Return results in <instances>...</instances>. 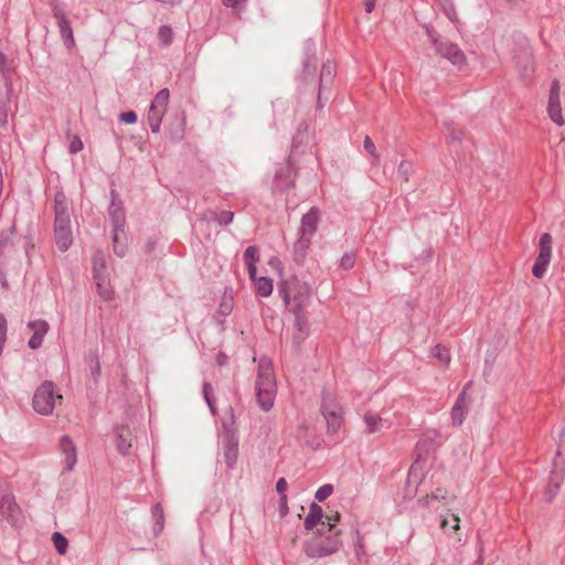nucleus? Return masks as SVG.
Wrapping results in <instances>:
<instances>
[{
    "label": "nucleus",
    "mask_w": 565,
    "mask_h": 565,
    "mask_svg": "<svg viewBox=\"0 0 565 565\" xmlns=\"http://www.w3.org/2000/svg\"><path fill=\"white\" fill-rule=\"evenodd\" d=\"M151 514L153 519L152 533L154 536H158L164 529V513L160 503L152 505Z\"/></svg>",
    "instance_id": "72a5a7b5"
},
{
    "label": "nucleus",
    "mask_w": 565,
    "mask_h": 565,
    "mask_svg": "<svg viewBox=\"0 0 565 565\" xmlns=\"http://www.w3.org/2000/svg\"><path fill=\"white\" fill-rule=\"evenodd\" d=\"M212 220L222 226H226L233 222L234 213L231 211L211 212Z\"/></svg>",
    "instance_id": "37998d69"
},
{
    "label": "nucleus",
    "mask_w": 565,
    "mask_h": 565,
    "mask_svg": "<svg viewBox=\"0 0 565 565\" xmlns=\"http://www.w3.org/2000/svg\"><path fill=\"white\" fill-rule=\"evenodd\" d=\"M565 478V463H558L554 460L553 469L548 479L547 487L544 491V500L551 502L556 494Z\"/></svg>",
    "instance_id": "f3484780"
},
{
    "label": "nucleus",
    "mask_w": 565,
    "mask_h": 565,
    "mask_svg": "<svg viewBox=\"0 0 565 565\" xmlns=\"http://www.w3.org/2000/svg\"><path fill=\"white\" fill-rule=\"evenodd\" d=\"M15 71L13 60L8 58L2 52H0V76L3 78L7 93L10 94L12 90V75Z\"/></svg>",
    "instance_id": "bb28decb"
},
{
    "label": "nucleus",
    "mask_w": 565,
    "mask_h": 565,
    "mask_svg": "<svg viewBox=\"0 0 565 565\" xmlns=\"http://www.w3.org/2000/svg\"><path fill=\"white\" fill-rule=\"evenodd\" d=\"M376 0H365V11L371 13L375 9Z\"/></svg>",
    "instance_id": "338daca9"
},
{
    "label": "nucleus",
    "mask_w": 565,
    "mask_h": 565,
    "mask_svg": "<svg viewBox=\"0 0 565 565\" xmlns=\"http://www.w3.org/2000/svg\"><path fill=\"white\" fill-rule=\"evenodd\" d=\"M211 392H212V385L209 382H204L203 383L204 399H205V402H206L211 413L214 415L215 412H216V407H215V404H214V402L212 399Z\"/></svg>",
    "instance_id": "3c124183"
},
{
    "label": "nucleus",
    "mask_w": 565,
    "mask_h": 565,
    "mask_svg": "<svg viewBox=\"0 0 565 565\" xmlns=\"http://www.w3.org/2000/svg\"><path fill=\"white\" fill-rule=\"evenodd\" d=\"M459 518L456 514H451V520L444 519L441 521V529L444 531L448 530V526L450 525L451 530H458L459 529Z\"/></svg>",
    "instance_id": "4d7b16f0"
},
{
    "label": "nucleus",
    "mask_w": 565,
    "mask_h": 565,
    "mask_svg": "<svg viewBox=\"0 0 565 565\" xmlns=\"http://www.w3.org/2000/svg\"><path fill=\"white\" fill-rule=\"evenodd\" d=\"M97 288V292L99 297L105 301H111L114 299L115 292L110 285L109 277H99L98 279H94Z\"/></svg>",
    "instance_id": "473e14b6"
},
{
    "label": "nucleus",
    "mask_w": 565,
    "mask_h": 565,
    "mask_svg": "<svg viewBox=\"0 0 565 565\" xmlns=\"http://www.w3.org/2000/svg\"><path fill=\"white\" fill-rule=\"evenodd\" d=\"M298 177V168L296 162L288 156V159L279 168L276 169L270 191L274 196L288 193L296 186V179Z\"/></svg>",
    "instance_id": "39448f33"
},
{
    "label": "nucleus",
    "mask_w": 565,
    "mask_h": 565,
    "mask_svg": "<svg viewBox=\"0 0 565 565\" xmlns=\"http://www.w3.org/2000/svg\"><path fill=\"white\" fill-rule=\"evenodd\" d=\"M318 60L316 56V44L312 41L305 43V55L302 58V70L298 76V88L306 90L312 86L318 89L317 82Z\"/></svg>",
    "instance_id": "6e6552de"
},
{
    "label": "nucleus",
    "mask_w": 565,
    "mask_h": 565,
    "mask_svg": "<svg viewBox=\"0 0 565 565\" xmlns=\"http://www.w3.org/2000/svg\"><path fill=\"white\" fill-rule=\"evenodd\" d=\"M113 249L118 257H124L128 252V236L125 227H113Z\"/></svg>",
    "instance_id": "b1692460"
},
{
    "label": "nucleus",
    "mask_w": 565,
    "mask_h": 565,
    "mask_svg": "<svg viewBox=\"0 0 565 565\" xmlns=\"http://www.w3.org/2000/svg\"><path fill=\"white\" fill-rule=\"evenodd\" d=\"M131 440V433L127 427L121 426L116 429V447L121 455L129 454Z\"/></svg>",
    "instance_id": "cd10ccee"
},
{
    "label": "nucleus",
    "mask_w": 565,
    "mask_h": 565,
    "mask_svg": "<svg viewBox=\"0 0 565 565\" xmlns=\"http://www.w3.org/2000/svg\"><path fill=\"white\" fill-rule=\"evenodd\" d=\"M559 94V82L558 79H553L550 88L547 114L553 122H555L557 126H563L565 124V120L562 114Z\"/></svg>",
    "instance_id": "2eb2a0df"
},
{
    "label": "nucleus",
    "mask_w": 565,
    "mask_h": 565,
    "mask_svg": "<svg viewBox=\"0 0 565 565\" xmlns=\"http://www.w3.org/2000/svg\"><path fill=\"white\" fill-rule=\"evenodd\" d=\"M255 286L256 295L259 297H268L273 292V280L268 277H257L252 280Z\"/></svg>",
    "instance_id": "c9c22d12"
},
{
    "label": "nucleus",
    "mask_w": 565,
    "mask_h": 565,
    "mask_svg": "<svg viewBox=\"0 0 565 565\" xmlns=\"http://www.w3.org/2000/svg\"><path fill=\"white\" fill-rule=\"evenodd\" d=\"M363 422L366 425L365 431L367 434L379 433L382 428V418L374 413H365L363 415Z\"/></svg>",
    "instance_id": "e433bc0d"
},
{
    "label": "nucleus",
    "mask_w": 565,
    "mask_h": 565,
    "mask_svg": "<svg viewBox=\"0 0 565 565\" xmlns=\"http://www.w3.org/2000/svg\"><path fill=\"white\" fill-rule=\"evenodd\" d=\"M137 114L132 110L124 111L119 115V120L124 124L134 125L137 122Z\"/></svg>",
    "instance_id": "bf43d9fd"
},
{
    "label": "nucleus",
    "mask_w": 565,
    "mask_h": 565,
    "mask_svg": "<svg viewBox=\"0 0 565 565\" xmlns=\"http://www.w3.org/2000/svg\"><path fill=\"white\" fill-rule=\"evenodd\" d=\"M108 215L113 227H125V209L122 206L120 195L115 189L110 190V204L108 206Z\"/></svg>",
    "instance_id": "a211bd4d"
},
{
    "label": "nucleus",
    "mask_w": 565,
    "mask_h": 565,
    "mask_svg": "<svg viewBox=\"0 0 565 565\" xmlns=\"http://www.w3.org/2000/svg\"><path fill=\"white\" fill-rule=\"evenodd\" d=\"M9 105L6 100H0V126L6 127L8 125Z\"/></svg>",
    "instance_id": "13d9d810"
},
{
    "label": "nucleus",
    "mask_w": 565,
    "mask_h": 565,
    "mask_svg": "<svg viewBox=\"0 0 565 565\" xmlns=\"http://www.w3.org/2000/svg\"><path fill=\"white\" fill-rule=\"evenodd\" d=\"M451 419L455 426H460L465 419V409H456V407H452Z\"/></svg>",
    "instance_id": "052dcab7"
},
{
    "label": "nucleus",
    "mask_w": 565,
    "mask_h": 565,
    "mask_svg": "<svg viewBox=\"0 0 565 565\" xmlns=\"http://www.w3.org/2000/svg\"><path fill=\"white\" fill-rule=\"evenodd\" d=\"M355 262L356 254L354 252H347L340 258L339 267L343 270H350L354 267Z\"/></svg>",
    "instance_id": "c03bdc74"
},
{
    "label": "nucleus",
    "mask_w": 565,
    "mask_h": 565,
    "mask_svg": "<svg viewBox=\"0 0 565 565\" xmlns=\"http://www.w3.org/2000/svg\"><path fill=\"white\" fill-rule=\"evenodd\" d=\"M87 363L90 370L92 376L97 380L100 375V364L97 352H89L87 356Z\"/></svg>",
    "instance_id": "a19ab883"
},
{
    "label": "nucleus",
    "mask_w": 565,
    "mask_h": 565,
    "mask_svg": "<svg viewBox=\"0 0 565 565\" xmlns=\"http://www.w3.org/2000/svg\"><path fill=\"white\" fill-rule=\"evenodd\" d=\"M52 542L60 555H65L68 548V540L60 532L52 534Z\"/></svg>",
    "instance_id": "58836bf2"
},
{
    "label": "nucleus",
    "mask_w": 565,
    "mask_h": 565,
    "mask_svg": "<svg viewBox=\"0 0 565 565\" xmlns=\"http://www.w3.org/2000/svg\"><path fill=\"white\" fill-rule=\"evenodd\" d=\"M471 385V382H468L463 390L459 393L456 402H455V405L452 407H456V409H465L466 408V394H467V388L468 386Z\"/></svg>",
    "instance_id": "5fc2aeb1"
},
{
    "label": "nucleus",
    "mask_w": 565,
    "mask_h": 565,
    "mask_svg": "<svg viewBox=\"0 0 565 565\" xmlns=\"http://www.w3.org/2000/svg\"><path fill=\"white\" fill-rule=\"evenodd\" d=\"M169 97V89L162 88L156 94V96L151 100L147 115V120L153 134H158L160 131L162 118L167 111Z\"/></svg>",
    "instance_id": "1a4fd4ad"
},
{
    "label": "nucleus",
    "mask_w": 565,
    "mask_h": 565,
    "mask_svg": "<svg viewBox=\"0 0 565 565\" xmlns=\"http://www.w3.org/2000/svg\"><path fill=\"white\" fill-rule=\"evenodd\" d=\"M363 148L364 150L372 156L373 158V163L376 164L379 161H380V154L379 152L376 151V147L374 145V142L372 141V139L369 137V136H365L364 137V140H363Z\"/></svg>",
    "instance_id": "a18cd8bd"
},
{
    "label": "nucleus",
    "mask_w": 565,
    "mask_h": 565,
    "mask_svg": "<svg viewBox=\"0 0 565 565\" xmlns=\"http://www.w3.org/2000/svg\"><path fill=\"white\" fill-rule=\"evenodd\" d=\"M54 239L60 252H66L73 243V233L71 228L54 230Z\"/></svg>",
    "instance_id": "2f4dec72"
},
{
    "label": "nucleus",
    "mask_w": 565,
    "mask_h": 565,
    "mask_svg": "<svg viewBox=\"0 0 565 565\" xmlns=\"http://www.w3.org/2000/svg\"><path fill=\"white\" fill-rule=\"evenodd\" d=\"M231 310H232V305L228 301H223L220 305V312L223 316H227L231 312Z\"/></svg>",
    "instance_id": "69168bd1"
},
{
    "label": "nucleus",
    "mask_w": 565,
    "mask_h": 565,
    "mask_svg": "<svg viewBox=\"0 0 565 565\" xmlns=\"http://www.w3.org/2000/svg\"><path fill=\"white\" fill-rule=\"evenodd\" d=\"M28 328L33 332L32 337L29 339L28 342L29 348L33 350L39 349L43 343L45 334L50 330L47 321L43 319L30 321L28 323Z\"/></svg>",
    "instance_id": "412c9836"
},
{
    "label": "nucleus",
    "mask_w": 565,
    "mask_h": 565,
    "mask_svg": "<svg viewBox=\"0 0 565 565\" xmlns=\"http://www.w3.org/2000/svg\"><path fill=\"white\" fill-rule=\"evenodd\" d=\"M50 8L54 19L56 20L57 26L60 29V34L63 39L65 46L67 49H73L75 45L73 29L71 26L70 20L67 19L64 8L57 0H51Z\"/></svg>",
    "instance_id": "f8f14e48"
},
{
    "label": "nucleus",
    "mask_w": 565,
    "mask_h": 565,
    "mask_svg": "<svg viewBox=\"0 0 565 565\" xmlns=\"http://www.w3.org/2000/svg\"><path fill=\"white\" fill-rule=\"evenodd\" d=\"M322 523H328V520H326V515H323L322 508L313 502L309 507V512L305 519L303 526L306 530L311 531L318 524L322 526Z\"/></svg>",
    "instance_id": "393cba45"
},
{
    "label": "nucleus",
    "mask_w": 565,
    "mask_h": 565,
    "mask_svg": "<svg viewBox=\"0 0 565 565\" xmlns=\"http://www.w3.org/2000/svg\"><path fill=\"white\" fill-rule=\"evenodd\" d=\"M312 238L313 237H311V236L298 233V238L295 242L294 247H292L294 260L298 265H303V263L308 256V253H309V249H310V246L312 243Z\"/></svg>",
    "instance_id": "5701e85b"
},
{
    "label": "nucleus",
    "mask_w": 565,
    "mask_h": 565,
    "mask_svg": "<svg viewBox=\"0 0 565 565\" xmlns=\"http://www.w3.org/2000/svg\"><path fill=\"white\" fill-rule=\"evenodd\" d=\"M173 30L169 25H161L158 30V39L163 46H168L173 41Z\"/></svg>",
    "instance_id": "ea45409f"
},
{
    "label": "nucleus",
    "mask_w": 565,
    "mask_h": 565,
    "mask_svg": "<svg viewBox=\"0 0 565 565\" xmlns=\"http://www.w3.org/2000/svg\"><path fill=\"white\" fill-rule=\"evenodd\" d=\"M353 540H354V552L359 559H361L363 556H365V545H364V537L361 534L359 530H355L353 533Z\"/></svg>",
    "instance_id": "79ce46f5"
},
{
    "label": "nucleus",
    "mask_w": 565,
    "mask_h": 565,
    "mask_svg": "<svg viewBox=\"0 0 565 565\" xmlns=\"http://www.w3.org/2000/svg\"><path fill=\"white\" fill-rule=\"evenodd\" d=\"M552 236L550 233H543L539 241V255L532 267V274L535 278H543L551 262L552 256Z\"/></svg>",
    "instance_id": "9d476101"
},
{
    "label": "nucleus",
    "mask_w": 565,
    "mask_h": 565,
    "mask_svg": "<svg viewBox=\"0 0 565 565\" xmlns=\"http://www.w3.org/2000/svg\"><path fill=\"white\" fill-rule=\"evenodd\" d=\"M431 353L434 358L443 362L448 363L450 361L449 351L441 344H437L436 347H434Z\"/></svg>",
    "instance_id": "de8ad7c7"
},
{
    "label": "nucleus",
    "mask_w": 565,
    "mask_h": 565,
    "mask_svg": "<svg viewBox=\"0 0 565 565\" xmlns=\"http://www.w3.org/2000/svg\"><path fill=\"white\" fill-rule=\"evenodd\" d=\"M447 131V140L448 143L460 142L463 137V130L457 126L455 122H446L445 124Z\"/></svg>",
    "instance_id": "4c0bfd02"
},
{
    "label": "nucleus",
    "mask_w": 565,
    "mask_h": 565,
    "mask_svg": "<svg viewBox=\"0 0 565 565\" xmlns=\"http://www.w3.org/2000/svg\"><path fill=\"white\" fill-rule=\"evenodd\" d=\"M224 461L227 468L233 469L238 457V436L235 429L226 426V436L223 439Z\"/></svg>",
    "instance_id": "dca6fc26"
},
{
    "label": "nucleus",
    "mask_w": 565,
    "mask_h": 565,
    "mask_svg": "<svg viewBox=\"0 0 565 565\" xmlns=\"http://www.w3.org/2000/svg\"><path fill=\"white\" fill-rule=\"evenodd\" d=\"M287 489H288V483H287L286 479L285 478L278 479V481L276 483V491L280 495V503L284 505L287 504V495H286Z\"/></svg>",
    "instance_id": "603ef678"
},
{
    "label": "nucleus",
    "mask_w": 565,
    "mask_h": 565,
    "mask_svg": "<svg viewBox=\"0 0 565 565\" xmlns=\"http://www.w3.org/2000/svg\"><path fill=\"white\" fill-rule=\"evenodd\" d=\"M0 515L13 527L21 525L23 516L12 492H4L0 498Z\"/></svg>",
    "instance_id": "ddd939ff"
},
{
    "label": "nucleus",
    "mask_w": 565,
    "mask_h": 565,
    "mask_svg": "<svg viewBox=\"0 0 565 565\" xmlns=\"http://www.w3.org/2000/svg\"><path fill=\"white\" fill-rule=\"evenodd\" d=\"M310 286L291 275L278 285V294L289 312L294 316H307L306 308L310 302Z\"/></svg>",
    "instance_id": "f03ea898"
},
{
    "label": "nucleus",
    "mask_w": 565,
    "mask_h": 565,
    "mask_svg": "<svg viewBox=\"0 0 565 565\" xmlns=\"http://www.w3.org/2000/svg\"><path fill=\"white\" fill-rule=\"evenodd\" d=\"M62 401L63 396L56 393L54 382L46 380L34 391L32 407L38 414L49 416L53 413L55 404H61Z\"/></svg>",
    "instance_id": "20e7f679"
},
{
    "label": "nucleus",
    "mask_w": 565,
    "mask_h": 565,
    "mask_svg": "<svg viewBox=\"0 0 565 565\" xmlns=\"http://www.w3.org/2000/svg\"><path fill=\"white\" fill-rule=\"evenodd\" d=\"M320 218V209L312 206L306 214L302 215L298 233L313 237L318 231Z\"/></svg>",
    "instance_id": "6ab92c4d"
},
{
    "label": "nucleus",
    "mask_w": 565,
    "mask_h": 565,
    "mask_svg": "<svg viewBox=\"0 0 565 565\" xmlns=\"http://www.w3.org/2000/svg\"><path fill=\"white\" fill-rule=\"evenodd\" d=\"M15 233V226H11L7 231L0 233V264H3L7 258V253L13 247L12 236Z\"/></svg>",
    "instance_id": "7c9ffc66"
},
{
    "label": "nucleus",
    "mask_w": 565,
    "mask_h": 565,
    "mask_svg": "<svg viewBox=\"0 0 565 565\" xmlns=\"http://www.w3.org/2000/svg\"><path fill=\"white\" fill-rule=\"evenodd\" d=\"M309 141V124L307 121H302L298 125L297 131L291 140V159L300 150L302 146H305Z\"/></svg>",
    "instance_id": "a878e982"
},
{
    "label": "nucleus",
    "mask_w": 565,
    "mask_h": 565,
    "mask_svg": "<svg viewBox=\"0 0 565 565\" xmlns=\"http://www.w3.org/2000/svg\"><path fill=\"white\" fill-rule=\"evenodd\" d=\"M398 174L403 179L404 182H407L409 180V175L413 172V163L407 160L401 161L397 169Z\"/></svg>",
    "instance_id": "49530a36"
},
{
    "label": "nucleus",
    "mask_w": 565,
    "mask_h": 565,
    "mask_svg": "<svg viewBox=\"0 0 565 565\" xmlns=\"http://www.w3.org/2000/svg\"><path fill=\"white\" fill-rule=\"evenodd\" d=\"M320 411L327 424L328 436L337 443L343 423L342 407L329 394L323 393Z\"/></svg>",
    "instance_id": "0eeeda50"
},
{
    "label": "nucleus",
    "mask_w": 565,
    "mask_h": 565,
    "mask_svg": "<svg viewBox=\"0 0 565 565\" xmlns=\"http://www.w3.org/2000/svg\"><path fill=\"white\" fill-rule=\"evenodd\" d=\"M255 390L258 406L265 412L271 409L277 394V384L270 362L259 363Z\"/></svg>",
    "instance_id": "7ed1b4c3"
},
{
    "label": "nucleus",
    "mask_w": 565,
    "mask_h": 565,
    "mask_svg": "<svg viewBox=\"0 0 565 565\" xmlns=\"http://www.w3.org/2000/svg\"><path fill=\"white\" fill-rule=\"evenodd\" d=\"M244 263L247 267L250 280H255L257 273L256 263L259 260V250L255 245L248 246L243 254Z\"/></svg>",
    "instance_id": "c85d7f7f"
},
{
    "label": "nucleus",
    "mask_w": 565,
    "mask_h": 565,
    "mask_svg": "<svg viewBox=\"0 0 565 565\" xmlns=\"http://www.w3.org/2000/svg\"><path fill=\"white\" fill-rule=\"evenodd\" d=\"M333 492V486L332 484H329V483H326L323 486H321L315 493V498L316 500H318L319 502H322L324 501L326 499H328Z\"/></svg>",
    "instance_id": "8fccbe9b"
},
{
    "label": "nucleus",
    "mask_w": 565,
    "mask_h": 565,
    "mask_svg": "<svg viewBox=\"0 0 565 565\" xmlns=\"http://www.w3.org/2000/svg\"><path fill=\"white\" fill-rule=\"evenodd\" d=\"M429 500H431V495H426L425 498H422L418 500V503L423 507H426L429 503Z\"/></svg>",
    "instance_id": "774afa93"
},
{
    "label": "nucleus",
    "mask_w": 565,
    "mask_h": 565,
    "mask_svg": "<svg viewBox=\"0 0 565 565\" xmlns=\"http://www.w3.org/2000/svg\"><path fill=\"white\" fill-rule=\"evenodd\" d=\"M555 460H556V462H558L561 460L562 461L561 463H565V427L562 429V431L559 434V441H558Z\"/></svg>",
    "instance_id": "09e8293b"
},
{
    "label": "nucleus",
    "mask_w": 565,
    "mask_h": 565,
    "mask_svg": "<svg viewBox=\"0 0 565 565\" xmlns=\"http://www.w3.org/2000/svg\"><path fill=\"white\" fill-rule=\"evenodd\" d=\"M295 332L292 335V349L295 352L299 353L301 350V344L309 335V322L307 316H295L294 321Z\"/></svg>",
    "instance_id": "aec40b11"
},
{
    "label": "nucleus",
    "mask_w": 565,
    "mask_h": 565,
    "mask_svg": "<svg viewBox=\"0 0 565 565\" xmlns=\"http://www.w3.org/2000/svg\"><path fill=\"white\" fill-rule=\"evenodd\" d=\"M437 437V431H428L424 434L416 444V450L419 455L434 451L439 445L436 440Z\"/></svg>",
    "instance_id": "c756f323"
},
{
    "label": "nucleus",
    "mask_w": 565,
    "mask_h": 565,
    "mask_svg": "<svg viewBox=\"0 0 565 565\" xmlns=\"http://www.w3.org/2000/svg\"><path fill=\"white\" fill-rule=\"evenodd\" d=\"M328 523H322L318 529V536L307 541L303 545V552L310 558H321L339 551L342 545L341 530L337 527L340 521V514L337 512L333 516L326 515Z\"/></svg>",
    "instance_id": "f257e3e1"
},
{
    "label": "nucleus",
    "mask_w": 565,
    "mask_h": 565,
    "mask_svg": "<svg viewBox=\"0 0 565 565\" xmlns=\"http://www.w3.org/2000/svg\"><path fill=\"white\" fill-rule=\"evenodd\" d=\"M108 277L106 259L103 252H97L93 257V278Z\"/></svg>",
    "instance_id": "f704fd0d"
},
{
    "label": "nucleus",
    "mask_w": 565,
    "mask_h": 565,
    "mask_svg": "<svg viewBox=\"0 0 565 565\" xmlns=\"http://www.w3.org/2000/svg\"><path fill=\"white\" fill-rule=\"evenodd\" d=\"M441 7H443V10L445 12V14L450 19V20H455L456 19V10H455V6L452 3L451 0H445L444 2H440Z\"/></svg>",
    "instance_id": "6e6d98bb"
},
{
    "label": "nucleus",
    "mask_w": 565,
    "mask_h": 565,
    "mask_svg": "<svg viewBox=\"0 0 565 565\" xmlns=\"http://www.w3.org/2000/svg\"><path fill=\"white\" fill-rule=\"evenodd\" d=\"M83 149V142L79 138H75L70 143V152L71 153H77Z\"/></svg>",
    "instance_id": "e2e57ef3"
},
{
    "label": "nucleus",
    "mask_w": 565,
    "mask_h": 565,
    "mask_svg": "<svg viewBox=\"0 0 565 565\" xmlns=\"http://www.w3.org/2000/svg\"><path fill=\"white\" fill-rule=\"evenodd\" d=\"M71 201L63 190H58L54 194V230L71 228Z\"/></svg>",
    "instance_id": "9b49d317"
},
{
    "label": "nucleus",
    "mask_w": 565,
    "mask_h": 565,
    "mask_svg": "<svg viewBox=\"0 0 565 565\" xmlns=\"http://www.w3.org/2000/svg\"><path fill=\"white\" fill-rule=\"evenodd\" d=\"M247 0H222L225 7L242 10L245 8Z\"/></svg>",
    "instance_id": "680f3d73"
},
{
    "label": "nucleus",
    "mask_w": 565,
    "mask_h": 565,
    "mask_svg": "<svg viewBox=\"0 0 565 565\" xmlns=\"http://www.w3.org/2000/svg\"><path fill=\"white\" fill-rule=\"evenodd\" d=\"M226 426L235 429V431L237 433V428H236V417H235V414H234V411L232 407H230L226 412V418L225 420L223 422V427H224V431L226 433Z\"/></svg>",
    "instance_id": "864d4df0"
},
{
    "label": "nucleus",
    "mask_w": 565,
    "mask_h": 565,
    "mask_svg": "<svg viewBox=\"0 0 565 565\" xmlns=\"http://www.w3.org/2000/svg\"><path fill=\"white\" fill-rule=\"evenodd\" d=\"M337 74L335 63L332 61H327L322 64L321 73L318 79V92H317V107L319 109L323 108L322 98L326 92H329L331 84Z\"/></svg>",
    "instance_id": "4468645a"
},
{
    "label": "nucleus",
    "mask_w": 565,
    "mask_h": 565,
    "mask_svg": "<svg viewBox=\"0 0 565 565\" xmlns=\"http://www.w3.org/2000/svg\"><path fill=\"white\" fill-rule=\"evenodd\" d=\"M427 35L437 55H439L443 58H446L457 67H462L467 65V57L463 51L458 46V44L440 38L433 30H427Z\"/></svg>",
    "instance_id": "423d86ee"
},
{
    "label": "nucleus",
    "mask_w": 565,
    "mask_h": 565,
    "mask_svg": "<svg viewBox=\"0 0 565 565\" xmlns=\"http://www.w3.org/2000/svg\"><path fill=\"white\" fill-rule=\"evenodd\" d=\"M431 499L434 500H445L447 498V491L443 489H437L436 492H433Z\"/></svg>",
    "instance_id": "0e129e2a"
},
{
    "label": "nucleus",
    "mask_w": 565,
    "mask_h": 565,
    "mask_svg": "<svg viewBox=\"0 0 565 565\" xmlns=\"http://www.w3.org/2000/svg\"><path fill=\"white\" fill-rule=\"evenodd\" d=\"M60 448L64 454L65 470L72 471L77 462L76 447L67 435H63L60 439Z\"/></svg>",
    "instance_id": "4be33fe9"
}]
</instances>
